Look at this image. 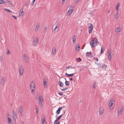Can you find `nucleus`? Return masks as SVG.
<instances>
[{"instance_id":"1","label":"nucleus","mask_w":124,"mask_h":124,"mask_svg":"<svg viewBox=\"0 0 124 124\" xmlns=\"http://www.w3.org/2000/svg\"><path fill=\"white\" fill-rule=\"evenodd\" d=\"M98 40L97 38H94L92 40H91L90 42V44L91 47H95L97 45Z\"/></svg>"},{"instance_id":"2","label":"nucleus","mask_w":124,"mask_h":124,"mask_svg":"<svg viewBox=\"0 0 124 124\" xmlns=\"http://www.w3.org/2000/svg\"><path fill=\"white\" fill-rule=\"evenodd\" d=\"M36 99L39 100V104L40 105L42 106V102L43 101L44 98L42 96L39 95L38 97H36Z\"/></svg>"},{"instance_id":"3","label":"nucleus","mask_w":124,"mask_h":124,"mask_svg":"<svg viewBox=\"0 0 124 124\" xmlns=\"http://www.w3.org/2000/svg\"><path fill=\"white\" fill-rule=\"evenodd\" d=\"M30 87L31 92L32 93H34L35 90V83L33 82H31L30 84Z\"/></svg>"},{"instance_id":"4","label":"nucleus","mask_w":124,"mask_h":124,"mask_svg":"<svg viewBox=\"0 0 124 124\" xmlns=\"http://www.w3.org/2000/svg\"><path fill=\"white\" fill-rule=\"evenodd\" d=\"M23 106L21 105L20 106L18 111V113L19 116H22L23 115Z\"/></svg>"},{"instance_id":"5","label":"nucleus","mask_w":124,"mask_h":124,"mask_svg":"<svg viewBox=\"0 0 124 124\" xmlns=\"http://www.w3.org/2000/svg\"><path fill=\"white\" fill-rule=\"evenodd\" d=\"M39 41V39L38 37H35L33 40V45L34 46H36L38 44V42Z\"/></svg>"},{"instance_id":"6","label":"nucleus","mask_w":124,"mask_h":124,"mask_svg":"<svg viewBox=\"0 0 124 124\" xmlns=\"http://www.w3.org/2000/svg\"><path fill=\"white\" fill-rule=\"evenodd\" d=\"M19 72L21 76H22L23 73V69L22 66H19Z\"/></svg>"},{"instance_id":"7","label":"nucleus","mask_w":124,"mask_h":124,"mask_svg":"<svg viewBox=\"0 0 124 124\" xmlns=\"http://www.w3.org/2000/svg\"><path fill=\"white\" fill-rule=\"evenodd\" d=\"M124 109L123 108L121 107L118 110V115H120L122 114V112L123 111Z\"/></svg>"},{"instance_id":"8","label":"nucleus","mask_w":124,"mask_h":124,"mask_svg":"<svg viewBox=\"0 0 124 124\" xmlns=\"http://www.w3.org/2000/svg\"><path fill=\"white\" fill-rule=\"evenodd\" d=\"M104 108L102 107H100L99 109V114L100 115H101L103 114L104 111Z\"/></svg>"},{"instance_id":"9","label":"nucleus","mask_w":124,"mask_h":124,"mask_svg":"<svg viewBox=\"0 0 124 124\" xmlns=\"http://www.w3.org/2000/svg\"><path fill=\"white\" fill-rule=\"evenodd\" d=\"M65 111H64V113H63L62 115H61L60 116H59L58 117L56 118V120L54 121V123L55 122L57 121H58L59 119H60L62 117L64 114L65 113Z\"/></svg>"},{"instance_id":"10","label":"nucleus","mask_w":124,"mask_h":124,"mask_svg":"<svg viewBox=\"0 0 124 124\" xmlns=\"http://www.w3.org/2000/svg\"><path fill=\"white\" fill-rule=\"evenodd\" d=\"M90 26L88 28V31L89 33L90 34L92 32V31L93 29V26L92 24H91Z\"/></svg>"},{"instance_id":"11","label":"nucleus","mask_w":124,"mask_h":124,"mask_svg":"<svg viewBox=\"0 0 124 124\" xmlns=\"http://www.w3.org/2000/svg\"><path fill=\"white\" fill-rule=\"evenodd\" d=\"M73 11V9L70 8L69 10L67 11V14L68 15V16H69L72 13Z\"/></svg>"},{"instance_id":"12","label":"nucleus","mask_w":124,"mask_h":124,"mask_svg":"<svg viewBox=\"0 0 124 124\" xmlns=\"http://www.w3.org/2000/svg\"><path fill=\"white\" fill-rule=\"evenodd\" d=\"M12 118L14 120L15 122L16 123V120L17 118V115L16 113L13 114Z\"/></svg>"},{"instance_id":"13","label":"nucleus","mask_w":124,"mask_h":124,"mask_svg":"<svg viewBox=\"0 0 124 124\" xmlns=\"http://www.w3.org/2000/svg\"><path fill=\"white\" fill-rule=\"evenodd\" d=\"M108 59L109 61H110L111 60V58H112V56L111 55V51L108 52Z\"/></svg>"},{"instance_id":"14","label":"nucleus","mask_w":124,"mask_h":124,"mask_svg":"<svg viewBox=\"0 0 124 124\" xmlns=\"http://www.w3.org/2000/svg\"><path fill=\"white\" fill-rule=\"evenodd\" d=\"M5 83V79L4 77H2L1 79L0 83L1 85L4 86Z\"/></svg>"},{"instance_id":"15","label":"nucleus","mask_w":124,"mask_h":124,"mask_svg":"<svg viewBox=\"0 0 124 124\" xmlns=\"http://www.w3.org/2000/svg\"><path fill=\"white\" fill-rule=\"evenodd\" d=\"M23 57L24 59L25 60V62H26L27 63L28 62V58L25 54H23Z\"/></svg>"},{"instance_id":"16","label":"nucleus","mask_w":124,"mask_h":124,"mask_svg":"<svg viewBox=\"0 0 124 124\" xmlns=\"http://www.w3.org/2000/svg\"><path fill=\"white\" fill-rule=\"evenodd\" d=\"M62 107H60L58 108L56 112L57 115L59 114L60 111L62 109Z\"/></svg>"},{"instance_id":"17","label":"nucleus","mask_w":124,"mask_h":124,"mask_svg":"<svg viewBox=\"0 0 124 124\" xmlns=\"http://www.w3.org/2000/svg\"><path fill=\"white\" fill-rule=\"evenodd\" d=\"M92 54V53L91 52H87L85 54V55L86 57H90Z\"/></svg>"},{"instance_id":"18","label":"nucleus","mask_w":124,"mask_h":124,"mask_svg":"<svg viewBox=\"0 0 124 124\" xmlns=\"http://www.w3.org/2000/svg\"><path fill=\"white\" fill-rule=\"evenodd\" d=\"M112 100H110L108 104L109 107H111L113 105L114 103V101H112Z\"/></svg>"},{"instance_id":"19","label":"nucleus","mask_w":124,"mask_h":124,"mask_svg":"<svg viewBox=\"0 0 124 124\" xmlns=\"http://www.w3.org/2000/svg\"><path fill=\"white\" fill-rule=\"evenodd\" d=\"M102 67V69L104 70H106V68L107 67V66L105 64H103L101 66Z\"/></svg>"},{"instance_id":"20","label":"nucleus","mask_w":124,"mask_h":124,"mask_svg":"<svg viewBox=\"0 0 124 124\" xmlns=\"http://www.w3.org/2000/svg\"><path fill=\"white\" fill-rule=\"evenodd\" d=\"M118 11H117L114 16V17L115 19H117L118 18Z\"/></svg>"},{"instance_id":"21","label":"nucleus","mask_w":124,"mask_h":124,"mask_svg":"<svg viewBox=\"0 0 124 124\" xmlns=\"http://www.w3.org/2000/svg\"><path fill=\"white\" fill-rule=\"evenodd\" d=\"M75 74V73H72L71 74H68L67 73H66L65 75L67 76H69L70 77H72L73 75Z\"/></svg>"},{"instance_id":"22","label":"nucleus","mask_w":124,"mask_h":124,"mask_svg":"<svg viewBox=\"0 0 124 124\" xmlns=\"http://www.w3.org/2000/svg\"><path fill=\"white\" fill-rule=\"evenodd\" d=\"M56 52V48L55 47L53 48L52 49V53L53 54H54Z\"/></svg>"},{"instance_id":"23","label":"nucleus","mask_w":124,"mask_h":124,"mask_svg":"<svg viewBox=\"0 0 124 124\" xmlns=\"http://www.w3.org/2000/svg\"><path fill=\"white\" fill-rule=\"evenodd\" d=\"M39 27L40 26L39 25H37L36 26L35 28V31L36 32H37L38 31Z\"/></svg>"},{"instance_id":"24","label":"nucleus","mask_w":124,"mask_h":124,"mask_svg":"<svg viewBox=\"0 0 124 124\" xmlns=\"http://www.w3.org/2000/svg\"><path fill=\"white\" fill-rule=\"evenodd\" d=\"M65 84L66 86L69 85H70V82L69 81H67L66 80V79L65 78Z\"/></svg>"},{"instance_id":"25","label":"nucleus","mask_w":124,"mask_h":124,"mask_svg":"<svg viewBox=\"0 0 124 124\" xmlns=\"http://www.w3.org/2000/svg\"><path fill=\"white\" fill-rule=\"evenodd\" d=\"M59 85L60 87H62L63 85V84L60 81L59 82Z\"/></svg>"},{"instance_id":"26","label":"nucleus","mask_w":124,"mask_h":124,"mask_svg":"<svg viewBox=\"0 0 124 124\" xmlns=\"http://www.w3.org/2000/svg\"><path fill=\"white\" fill-rule=\"evenodd\" d=\"M120 5V3H118L117 5V6L116 7V10L117 11H117L118 10V8L119 7Z\"/></svg>"},{"instance_id":"27","label":"nucleus","mask_w":124,"mask_h":124,"mask_svg":"<svg viewBox=\"0 0 124 124\" xmlns=\"http://www.w3.org/2000/svg\"><path fill=\"white\" fill-rule=\"evenodd\" d=\"M105 50L104 48H103L102 46L101 47V53L102 54L103 53Z\"/></svg>"},{"instance_id":"28","label":"nucleus","mask_w":124,"mask_h":124,"mask_svg":"<svg viewBox=\"0 0 124 124\" xmlns=\"http://www.w3.org/2000/svg\"><path fill=\"white\" fill-rule=\"evenodd\" d=\"M43 84L45 87H47V84H46V81H44Z\"/></svg>"},{"instance_id":"29","label":"nucleus","mask_w":124,"mask_h":124,"mask_svg":"<svg viewBox=\"0 0 124 124\" xmlns=\"http://www.w3.org/2000/svg\"><path fill=\"white\" fill-rule=\"evenodd\" d=\"M98 67V68H99L101 67V64L100 63H98L96 64Z\"/></svg>"},{"instance_id":"30","label":"nucleus","mask_w":124,"mask_h":124,"mask_svg":"<svg viewBox=\"0 0 124 124\" xmlns=\"http://www.w3.org/2000/svg\"><path fill=\"white\" fill-rule=\"evenodd\" d=\"M96 86V83L95 82H94L93 85V89H95Z\"/></svg>"},{"instance_id":"31","label":"nucleus","mask_w":124,"mask_h":124,"mask_svg":"<svg viewBox=\"0 0 124 124\" xmlns=\"http://www.w3.org/2000/svg\"><path fill=\"white\" fill-rule=\"evenodd\" d=\"M116 30L117 31H116V33L117 32H120L121 31L120 28L119 27L117 28L116 29Z\"/></svg>"},{"instance_id":"32","label":"nucleus","mask_w":124,"mask_h":124,"mask_svg":"<svg viewBox=\"0 0 124 124\" xmlns=\"http://www.w3.org/2000/svg\"><path fill=\"white\" fill-rule=\"evenodd\" d=\"M76 38H72V40L73 43L74 44H75L76 43Z\"/></svg>"},{"instance_id":"33","label":"nucleus","mask_w":124,"mask_h":124,"mask_svg":"<svg viewBox=\"0 0 124 124\" xmlns=\"http://www.w3.org/2000/svg\"><path fill=\"white\" fill-rule=\"evenodd\" d=\"M6 2H7L9 3V5H10V4L12 5V3H11V1H9L8 0H6Z\"/></svg>"},{"instance_id":"34","label":"nucleus","mask_w":124,"mask_h":124,"mask_svg":"<svg viewBox=\"0 0 124 124\" xmlns=\"http://www.w3.org/2000/svg\"><path fill=\"white\" fill-rule=\"evenodd\" d=\"M5 1L3 0H0V4H3L4 3Z\"/></svg>"},{"instance_id":"35","label":"nucleus","mask_w":124,"mask_h":124,"mask_svg":"<svg viewBox=\"0 0 124 124\" xmlns=\"http://www.w3.org/2000/svg\"><path fill=\"white\" fill-rule=\"evenodd\" d=\"M5 9L7 10V11L10 13H12V11L8 9Z\"/></svg>"},{"instance_id":"36","label":"nucleus","mask_w":124,"mask_h":124,"mask_svg":"<svg viewBox=\"0 0 124 124\" xmlns=\"http://www.w3.org/2000/svg\"><path fill=\"white\" fill-rule=\"evenodd\" d=\"M68 88V87H67L63 89H61L62 91H64L67 89Z\"/></svg>"},{"instance_id":"37","label":"nucleus","mask_w":124,"mask_h":124,"mask_svg":"<svg viewBox=\"0 0 124 124\" xmlns=\"http://www.w3.org/2000/svg\"><path fill=\"white\" fill-rule=\"evenodd\" d=\"M11 119L10 118H9L8 117V122H9V123H11V122H12V121H11Z\"/></svg>"},{"instance_id":"38","label":"nucleus","mask_w":124,"mask_h":124,"mask_svg":"<svg viewBox=\"0 0 124 124\" xmlns=\"http://www.w3.org/2000/svg\"><path fill=\"white\" fill-rule=\"evenodd\" d=\"M72 67V66H67L66 69H69V68H72L71 67Z\"/></svg>"},{"instance_id":"39","label":"nucleus","mask_w":124,"mask_h":124,"mask_svg":"<svg viewBox=\"0 0 124 124\" xmlns=\"http://www.w3.org/2000/svg\"><path fill=\"white\" fill-rule=\"evenodd\" d=\"M20 14H19V15L20 16H23L24 15V13H23V11H22L21 12Z\"/></svg>"},{"instance_id":"40","label":"nucleus","mask_w":124,"mask_h":124,"mask_svg":"<svg viewBox=\"0 0 124 124\" xmlns=\"http://www.w3.org/2000/svg\"><path fill=\"white\" fill-rule=\"evenodd\" d=\"M3 57L2 55H1L0 56V59L1 60V61L2 62L3 60Z\"/></svg>"},{"instance_id":"41","label":"nucleus","mask_w":124,"mask_h":124,"mask_svg":"<svg viewBox=\"0 0 124 124\" xmlns=\"http://www.w3.org/2000/svg\"><path fill=\"white\" fill-rule=\"evenodd\" d=\"M41 121L42 123H45V119L44 118H42L41 119Z\"/></svg>"},{"instance_id":"42","label":"nucleus","mask_w":124,"mask_h":124,"mask_svg":"<svg viewBox=\"0 0 124 124\" xmlns=\"http://www.w3.org/2000/svg\"><path fill=\"white\" fill-rule=\"evenodd\" d=\"M77 46H77H76V49H77V48H78V50L79 51L80 50V47L79 46V45L78 46Z\"/></svg>"},{"instance_id":"43","label":"nucleus","mask_w":124,"mask_h":124,"mask_svg":"<svg viewBox=\"0 0 124 124\" xmlns=\"http://www.w3.org/2000/svg\"><path fill=\"white\" fill-rule=\"evenodd\" d=\"M35 0H33L32 1V2L31 4L32 5H33L34 4V2L35 1Z\"/></svg>"},{"instance_id":"44","label":"nucleus","mask_w":124,"mask_h":124,"mask_svg":"<svg viewBox=\"0 0 124 124\" xmlns=\"http://www.w3.org/2000/svg\"><path fill=\"white\" fill-rule=\"evenodd\" d=\"M57 26H56V27H55L54 28V29L53 30V31H55L56 29H57Z\"/></svg>"},{"instance_id":"45","label":"nucleus","mask_w":124,"mask_h":124,"mask_svg":"<svg viewBox=\"0 0 124 124\" xmlns=\"http://www.w3.org/2000/svg\"><path fill=\"white\" fill-rule=\"evenodd\" d=\"M7 54H10V51L8 50H7Z\"/></svg>"},{"instance_id":"46","label":"nucleus","mask_w":124,"mask_h":124,"mask_svg":"<svg viewBox=\"0 0 124 124\" xmlns=\"http://www.w3.org/2000/svg\"><path fill=\"white\" fill-rule=\"evenodd\" d=\"M58 93L59 95H62L63 94L62 92H59Z\"/></svg>"},{"instance_id":"47","label":"nucleus","mask_w":124,"mask_h":124,"mask_svg":"<svg viewBox=\"0 0 124 124\" xmlns=\"http://www.w3.org/2000/svg\"><path fill=\"white\" fill-rule=\"evenodd\" d=\"M29 4L28 2H26L25 4V5L27 6Z\"/></svg>"},{"instance_id":"48","label":"nucleus","mask_w":124,"mask_h":124,"mask_svg":"<svg viewBox=\"0 0 124 124\" xmlns=\"http://www.w3.org/2000/svg\"><path fill=\"white\" fill-rule=\"evenodd\" d=\"M60 121L58 122L57 123H56V122H55V123H54V124H60Z\"/></svg>"},{"instance_id":"49","label":"nucleus","mask_w":124,"mask_h":124,"mask_svg":"<svg viewBox=\"0 0 124 124\" xmlns=\"http://www.w3.org/2000/svg\"><path fill=\"white\" fill-rule=\"evenodd\" d=\"M12 16L14 18L16 19H17V17L16 16L14 15H12Z\"/></svg>"},{"instance_id":"50","label":"nucleus","mask_w":124,"mask_h":124,"mask_svg":"<svg viewBox=\"0 0 124 124\" xmlns=\"http://www.w3.org/2000/svg\"><path fill=\"white\" fill-rule=\"evenodd\" d=\"M78 59L79 60V61L81 62L82 61V59L80 57H79L78 58Z\"/></svg>"},{"instance_id":"51","label":"nucleus","mask_w":124,"mask_h":124,"mask_svg":"<svg viewBox=\"0 0 124 124\" xmlns=\"http://www.w3.org/2000/svg\"><path fill=\"white\" fill-rule=\"evenodd\" d=\"M47 29V28L46 27H45L44 28V31H45V32H46Z\"/></svg>"},{"instance_id":"52","label":"nucleus","mask_w":124,"mask_h":124,"mask_svg":"<svg viewBox=\"0 0 124 124\" xmlns=\"http://www.w3.org/2000/svg\"><path fill=\"white\" fill-rule=\"evenodd\" d=\"M76 2H75V3L77 4L79 1V0H76Z\"/></svg>"},{"instance_id":"53","label":"nucleus","mask_w":124,"mask_h":124,"mask_svg":"<svg viewBox=\"0 0 124 124\" xmlns=\"http://www.w3.org/2000/svg\"><path fill=\"white\" fill-rule=\"evenodd\" d=\"M13 113H16V112L15 111L14 109L13 110Z\"/></svg>"},{"instance_id":"54","label":"nucleus","mask_w":124,"mask_h":124,"mask_svg":"<svg viewBox=\"0 0 124 124\" xmlns=\"http://www.w3.org/2000/svg\"><path fill=\"white\" fill-rule=\"evenodd\" d=\"M36 113H38V111H37V110H38V109L37 108H36Z\"/></svg>"},{"instance_id":"55","label":"nucleus","mask_w":124,"mask_h":124,"mask_svg":"<svg viewBox=\"0 0 124 124\" xmlns=\"http://www.w3.org/2000/svg\"><path fill=\"white\" fill-rule=\"evenodd\" d=\"M65 1L63 0H62V4H63L64 2Z\"/></svg>"},{"instance_id":"56","label":"nucleus","mask_w":124,"mask_h":124,"mask_svg":"<svg viewBox=\"0 0 124 124\" xmlns=\"http://www.w3.org/2000/svg\"><path fill=\"white\" fill-rule=\"evenodd\" d=\"M87 66H84V68H87Z\"/></svg>"},{"instance_id":"57","label":"nucleus","mask_w":124,"mask_h":124,"mask_svg":"<svg viewBox=\"0 0 124 124\" xmlns=\"http://www.w3.org/2000/svg\"><path fill=\"white\" fill-rule=\"evenodd\" d=\"M70 80L71 81H73V78H70Z\"/></svg>"},{"instance_id":"58","label":"nucleus","mask_w":124,"mask_h":124,"mask_svg":"<svg viewBox=\"0 0 124 124\" xmlns=\"http://www.w3.org/2000/svg\"><path fill=\"white\" fill-rule=\"evenodd\" d=\"M96 61H98V58H96Z\"/></svg>"},{"instance_id":"59","label":"nucleus","mask_w":124,"mask_h":124,"mask_svg":"<svg viewBox=\"0 0 124 124\" xmlns=\"http://www.w3.org/2000/svg\"><path fill=\"white\" fill-rule=\"evenodd\" d=\"M8 124H13V123L12 122L9 123Z\"/></svg>"},{"instance_id":"60","label":"nucleus","mask_w":124,"mask_h":124,"mask_svg":"<svg viewBox=\"0 0 124 124\" xmlns=\"http://www.w3.org/2000/svg\"><path fill=\"white\" fill-rule=\"evenodd\" d=\"M73 38H76V37H75V35L73 36Z\"/></svg>"},{"instance_id":"61","label":"nucleus","mask_w":124,"mask_h":124,"mask_svg":"<svg viewBox=\"0 0 124 124\" xmlns=\"http://www.w3.org/2000/svg\"><path fill=\"white\" fill-rule=\"evenodd\" d=\"M82 102V100H80V103H81V102Z\"/></svg>"},{"instance_id":"62","label":"nucleus","mask_w":124,"mask_h":124,"mask_svg":"<svg viewBox=\"0 0 124 124\" xmlns=\"http://www.w3.org/2000/svg\"><path fill=\"white\" fill-rule=\"evenodd\" d=\"M108 14H109V13H110V11H108Z\"/></svg>"},{"instance_id":"63","label":"nucleus","mask_w":124,"mask_h":124,"mask_svg":"<svg viewBox=\"0 0 124 124\" xmlns=\"http://www.w3.org/2000/svg\"><path fill=\"white\" fill-rule=\"evenodd\" d=\"M44 123H42V124H44Z\"/></svg>"},{"instance_id":"64","label":"nucleus","mask_w":124,"mask_h":124,"mask_svg":"<svg viewBox=\"0 0 124 124\" xmlns=\"http://www.w3.org/2000/svg\"><path fill=\"white\" fill-rule=\"evenodd\" d=\"M22 123H23V124H24V122H22Z\"/></svg>"}]
</instances>
